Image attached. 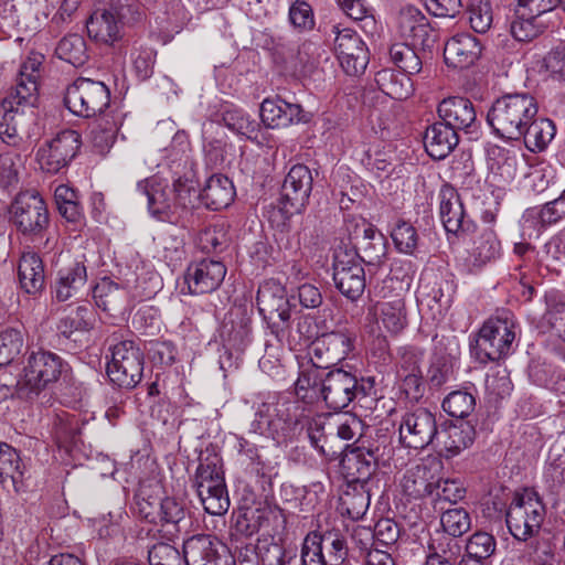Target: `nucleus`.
<instances>
[{"label":"nucleus","mask_w":565,"mask_h":565,"mask_svg":"<svg viewBox=\"0 0 565 565\" xmlns=\"http://www.w3.org/2000/svg\"><path fill=\"white\" fill-rule=\"evenodd\" d=\"M500 249V242L492 231L481 233L475 241L470 250L475 265L482 266L494 259Z\"/></svg>","instance_id":"obj_48"},{"label":"nucleus","mask_w":565,"mask_h":565,"mask_svg":"<svg viewBox=\"0 0 565 565\" xmlns=\"http://www.w3.org/2000/svg\"><path fill=\"white\" fill-rule=\"evenodd\" d=\"M360 426L361 423L356 417L345 415L338 422L331 420V425H328V433L337 435L343 440H351L359 433Z\"/></svg>","instance_id":"obj_62"},{"label":"nucleus","mask_w":565,"mask_h":565,"mask_svg":"<svg viewBox=\"0 0 565 565\" xmlns=\"http://www.w3.org/2000/svg\"><path fill=\"white\" fill-rule=\"evenodd\" d=\"M370 505V493L363 483L349 482L339 498L341 514L352 520L363 518Z\"/></svg>","instance_id":"obj_32"},{"label":"nucleus","mask_w":565,"mask_h":565,"mask_svg":"<svg viewBox=\"0 0 565 565\" xmlns=\"http://www.w3.org/2000/svg\"><path fill=\"white\" fill-rule=\"evenodd\" d=\"M317 546L320 550V557L327 565H342L348 556L345 540L334 532H327L323 535L316 532Z\"/></svg>","instance_id":"obj_36"},{"label":"nucleus","mask_w":565,"mask_h":565,"mask_svg":"<svg viewBox=\"0 0 565 565\" xmlns=\"http://www.w3.org/2000/svg\"><path fill=\"white\" fill-rule=\"evenodd\" d=\"M21 287L28 294L39 292L44 285V267L41 258L32 252L24 253L18 267Z\"/></svg>","instance_id":"obj_34"},{"label":"nucleus","mask_w":565,"mask_h":565,"mask_svg":"<svg viewBox=\"0 0 565 565\" xmlns=\"http://www.w3.org/2000/svg\"><path fill=\"white\" fill-rule=\"evenodd\" d=\"M260 118L269 128H287L294 124L308 122L311 115L299 104L265 99L260 106Z\"/></svg>","instance_id":"obj_22"},{"label":"nucleus","mask_w":565,"mask_h":565,"mask_svg":"<svg viewBox=\"0 0 565 565\" xmlns=\"http://www.w3.org/2000/svg\"><path fill=\"white\" fill-rule=\"evenodd\" d=\"M555 135V126L546 118H533L523 131L524 141L531 151H541L551 142Z\"/></svg>","instance_id":"obj_38"},{"label":"nucleus","mask_w":565,"mask_h":565,"mask_svg":"<svg viewBox=\"0 0 565 565\" xmlns=\"http://www.w3.org/2000/svg\"><path fill=\"white\" fill-rule=\"evenodd\" d=\"M163 503L161 487L158 482L142 483L136 493V507L140 518L149 523H158L160 508Z\"/></svg>","instance_id":"obj_35"},{"label":"nucleus","mask_w":565,"mask_h":565,"mask_svg":"<svg viewBox=\"0 0 565 565\" xmlns=\"http://www.w3.org/2000/svg\"><path fill=\"white\" fill-rule=\"evenodd\" d=\"M186 565H234L226 546L211 535H195L183 544Z\"/></svg>","instance_id":"obj_15"},{"label":"nucleus","mask_w":565,"mask_h":565,"mask_svg":"<svg viewBox=\"0 0 565 565\" xmlns=\"http://www.w3.org/2000/svg\"><path fill=\"white\" fill-rule=\"evenodd\" d=\"M62 360L49 351L32 352L17 382V394L23 399H33L54 384L62 373Z\"/></svg>","instance_id":"obj_5"},{"label":"nucleus","mask_w":565,"mask_h":565,"mask_svg":"<svg viewBox=\"0 0 565 565\" xmlns=\"http://www.w3.org/2000/svg\"><path fill=\"white\" fill-rule=\"evenodd\" d=\"M470 26L478 33L487 32L492 23V10L488 0H470L468 6Z\"/></svg>","instance_id":"obj_53"},{"label":"nucleus","mask_w":565,"mask_h":565,"mask_svg":"<svg viewBox=\"0 0 565 565\" xmlns=\"http://www.w3.org/2000/svg\"><path fill=\"white\" fill-rule=\"evenodd\" d=\"M546 25L539 22V17L522 13L511 23V34L518 41H531L539 36L545 30Z\"/></svg>","instance_id":"obj_49"},{"label":"nucleus","mask_w":565,"mask_h":565,"mask_svg":"<svg viewBox=\"0 0 565 565\" xmlns=\"http://www.w3.org/2000/svg\"><path fill=\"white\" fill-rule=\"evenodd\" d=\"M171 190L175 206L183 209L193 205L194 199L199 198L198 182L192 174L178 178Z\"/></svg>","instance_id":"obj_54"},{"label":"nucleus","mask_w":565,"mask_h":565,"mask_svg":"<svg viewBox=\"0 0 565 565\" xmlns=\"http://www.w3.org/2000/svg\"><path fill=\"white\" fill-rule=\"evenodd\" d=\"M476 406V399L472 394L466 391H454L448 394L444 402V411L456 418H465L469 416Z\"/></svg>","instance_id":"obj_50"},{"label":"nucleus","mask_w":565,"mask_h":565,"mask_svg":"<svg viewBox=\"0 0 565 565\" xmlns=\"http://www.w3.org/2000/svg\"><path fill=\"white\" fill-rule=\"evenodd\" d=\"M438 435L435 415L427 408H416L406 413L399 425V440L413 449L427 447Z\"/></svg>","instance_id":"obj_11"},{"label":"nucleus","mask_w":565,"mask_h":565,"mask_svg":"<svg viewBox=\"0 0 565 565\" xmlns=\"http://www.w3.org/2000/svg\"><path fill=\"white\" fill-rule=\"evenodd\" d=\"M235 190L232 181L222 174L212 175L199 199L205 204L207 209L218 211L227 207L234 200Z\"/></svg>","instance_id":"obj_29"},{"label":"nucleus","mask_w":565,"mask_h":565,"mask_svg":"<svg viewBox=\"0 0 565 565\" xmlns=\"http://www.w3.org/2000/svg\"><path fill=\"white\" fill-rule=\"evenodd\" d=\"M228 244V231L224 223L205 227L198 237V246L204 253H221Z\"/></svg>","instance_id":"obj_46"},{"label":"nucleus","mask_w":565,"mask_h":565,"mask_svg":"<svg viewBox=\"0 0 565 565\" xmlns=\"http://www.w3.org/2000/svg\"><path fill=\"white\" fill-rule=\"evenodd\" d=\"M458 145V135L444 122H435L426 129L424 146L433 159L446 158Z\"/></svg>","instance_id":"obj_27"},{"label":"nucleus","mask_w":565,"mask_h":565,"mask_svg":"<svg viewBox=\"0 0 565 565\" xmlns=\"http://www.w3.org/2000/svg\"><path fill=\"white\" fill-rule=\"evenodd\" d=\"M373 536L377 544L393 545L399 537V527L393 520L382 519L376 522Z\"/></svg>","instance_id":"obj_63"},{"label":"nucleus","mask_w":565,"mask_h":565,"mask_svg":"<svg viewBox=\"0 0 565 565\" xmlns=\"http://www.w3.org/2000/svg\"><path fill=\"white\" fill-rule=\"evenodd\" d=\"M438 114L444 124L454 130H468L477 119L473 104L460 96L445 98L438 106Z\"/></svg>","instance_id":"obj_25"},{"label":"nucleus","mask_w":565,"mask_h":565,"mask_svg":"<svg viewBox=\"0 0 565 565\" xmlns=\"http://www.w3.org/2000/svg\"><path fill=\"white\" fill-rule=\"evenodd\" d=\"M270 511L266 507H244L237 512L234 527L244 536H252L268 523Z\"/></svg>","instance_id":"obj_37"},{"label":"nucleus","mask_w":565,"mask_h":565,"mask_svg":"<svg viewBox=\"0 0 565 565\" xmlns=\"http://www.w3.org/2000/svg\"><path fill=\"white\" fill-rule=\"evenodd\" d=\"M376 83L380 89L393 99L403 100L413 92L411 78L396 74L391 70H383L376 74Z\"/></svg>","instance_id":"obj_40"},{"label":"nucleus","mask_w":565,"mask_h":565,"mask_svg":"<svg viewBox=\"0 0 565 565\" xmlns=\"http://www.w3.org/2000/svg\"><path fill=\"white\" fill-rule=\"evenodd\" d=\"M23 347V337L19 330L7 329L0 333V365L10 364Z\"/></svg>","instance_id":"obj_56"},{"label":"nucleus","mask_w":565,"mask_h":565,"mask_svg":"<svg viewBox=\"0 0 565 565\" xmlns=\"http://www.w3.org/2000/svg\"><path fill=\"white\" fill-rule=\"evenodd\" d=\"M87 33L97 43L114 45L122 38L124 23L116 9L96 10L86 24Z\"/></svg>","instance_id":"obj_23"},{"label":"nucleus","mask_w":565,"mask_h":565,"mask_svg":"<svg viewBox=\"0 0 565 565\" xmlns=\"http://www.w3.org/2000/svg\"><path fill=\"white\" fill-rule=\"evenodd\" d=\"M440 523L446 533L459 537L470 530L471 520L463 508H455L445 511L440 516Z\"/></svg>","instance_id":"obj_52"},{"label":"nucleus","mask_w":565,"mask_h":565,"mask_svg":"<svg viewBox=\"0 0 565 565\" xmlns=\"http://www.w3.org/2000/svg\"><path fill=\"white\" fill-rule=\"evenodd\" d=\"M360 249L361 259L365 264L380 266L384 262L386 245L381 235H377L375 239H362Z\"/></svg>","instance_id":"obj_59"},{"label":"nucleus","mask_w":565,"mask_h":565,"mask_svg":"<svg viewBox=\"0 0 565 565\" xmlns=\"http://www.w3.org/2000/svg\"><path fill=\"white\" fill-rule=\"evenodd\" d=\"M333 29L337 33L334 51L344 72L351 76L363 73L369 63V52L362 39L350 29Z\"/></svg>","instance_id":"obj_17"},{"label":"nucleus","mask_w":565,"mask_h":565,"mask_svg":"<svg viewBox=\"0 0 565 565\" xmlns=\"http://www.w3.org/2000/svg\"><path fill=\"white\" fill-rule=\"evenodd\" d=\"M375 313L384 328L394 334L401 332L407 323L405 301L401 294L385 295L376 302Z\"/></svg>","instance_id":"obj_28"},{"label":"nucleus","mask_w":565,"mask_h":565,"mask_svg":"<svg viewBox=\"0 0 565 565\" xmlns=\"http://www.w3.org/2000/svg\"><path fill=\"white\" fill-rule=\"evenodd\" d=\"M495 539L487 532H476L467 541L465 556L487 561L495 552Z\"/></svg>","instance_id":"obj_51"},{"label":"nucleus","mask_w":565,"mask_h":565,"mask_svg":"<svg viewBox=\"0 0 565 565\" xmlns=\"http://www.w3.org/2000/svg\"><path fill=\"white\" fill-rule=\"evenodd\" d=\"M333 280L348 299L356 300L365 289V273L359 260L348 253L338 254L333 265Z\"/></svg>","instance_id":"obj_19"},{"label":"nucleus","mask_w":565,"mask_h":565,"mask_svg":"<svg viewBox=\"0 0 565 565\" xmlns=\"http://www.w3.org/2000/svg\"><path fill=\"white\" fill-rule=\"evenodd\" d=\"M44 55L31 53L21 64L15 85L0 106V137L10 145H19L30 136L34 124V106L39 99Z\"/></svg>","instance_id":"obj_1"},{"label":"nucleus","mask_w":565,"mask_h":565,"mask_svg":"<svg viewBox=\"0 0 565 565\" xmlns=\"http://www.w3.org/2000/svg\"><path fill=\"white\" fill-rule=\"evenodd\" d=\"M195 486L204 510L212 515H223L230 508V497L224 479L222 459L215 454L200 457Z\"/></svg>","instance_id":"obj_4"},{"label":"nucleus","mask_w":565,"mask_h":565,"mask_svg":"<svg viewBox=\"0 0 565 565\" xmlns=\"http://www.w3.org/2000/svg\"><path fill=\"white\" fill-rule=\"evenodd\" d=\"M544 512V505L533 490L515 493L507 512L510 533L516 540L526 541L540 530Z\"/></svg>","instance_id":"obj_6"},{"label":"nucleus","mask_w":565,"mask_h":565,"mask_svg":"<svg viewBox=\"0 0 565 565\" xmlns=\"http://www.w3.org/2000/svg\"><path fill=\"white\" fill-rule=\"evenodd\" d=\"M390 57L407 75H416L423 68L422 57L408 43L393 44L390 49Z\"/></svg>","instance_id":"obj_44"},{"label":"nucleus","mask_w":565,"mask_h":565,"mask_svg":"<svg viewBox=\"0 0 565 565\" xmlns=\"http://www.w3.org/2000/svg\"><path fill=\"white\" fill-rule=\"evenodd\" d=\"M399 35L409 41L413 46L419 45L423 49H430L436 42L428 19L414 6H405L401 9L397 18Z\"/></svg>","instance_id":"obj_20"},{"label":"nucleus","mask_w":565,"mask_h":565,"mask_svg":"<svg viewBox=\"0 0 565 565\" xmlns=\"http://www.w3.org/2000/svg\"><path fill=\"white\" fill-rule=\"evenodd\" d=\"M86 278V267L82 263H75L65 271H61L56 285V298L60 301H66L84 287Z\"/></svg>","instance_id":"obj_42"},{"label":"nucleus","mask_w":565,"mask_h":565,"mask_svg":"<svg viewBox=\"0 0 565 565\" xmlns=\"http://www.w3.org/2000/svg\"><path fill=\"white\" fill-rule=\"evenodd\" d=\"M109 102L110 93L104 83L84 77L75 79L64 95L66 108L74 115L85 118L102 114Z\"/></svg>","instance_id":"obj_7"},{"label":"nucleus","mask_w":565,"mask_h":565,"mask_svg":"<svg viewBox=\"0 0 565 565\" xmlns=\"http://www.w3.org/2000/svg\"><path fill=\"white\" fill-rule=\"evenodd\" d=\"M106 373L119 387L134 388L139 384L143 373V354L135 342L126 340L115 344Z\"/></svg>","instance_id":"obj_8"},{"label":"nucleus","mask_w":565,"mask_h":565,"mask_svg":"<svg viewBox=\"0 0 565 565\" xmlns=\"http://www.w3.org/2000/svg\"><path fill=\"white\" fill-rule=\"evenodd\" d=\"M256 300L260 315L269 324L279 328L289 322L291 306L285 287L279 282H264L258 289Z\"/></svg>","instance_id":"obj_16"},{"label":"nucleus","mask_w":565,"mask_h":565,"mask_svg":"<svg viewBox=\"0 0 565 565\" xmlns=\"http://www.w3.org/2000/svg\"><path fill=\"white\" fill-rule=\"evenodd\" d=\"M312 174L305 164H295L285 177L280 204L285 213H299L308 203L312 190Z\"/></svg>","instance_id":"obj_14"},{"label":"nucleus","mask_w":565,"mask_h":565,"mask_svg":"<svg viewBox=\"0 0 565 565\" xmlns=\"http://www.w3.org/2000/svg\"><path fill=\"white\" fill-rule=\"evenodd\" d=\"M386 446L354 447L344 454L341 466L351 483H365L375 471L377 465L385 460Z\"/></svg>","instance_id":"obj_18"},{"label":"nucleus","mask_w":565,"mask_h":565,"mask_svg":"<svg viewBox=\"0 0 565 565\" xmlns=\"http://www.w3.org/2000/svg\"><path fill=\"white\" fill-rule=\"evenodd\" d=\"M23 471L24 466L17 450L7 444H0V482L2 486L19 492Z\"/></svg>","instance_id":"obj_33"},{"label":"nucleus","mask_w":565,"mask_h":565,"mask_svg":"<svg viewBox=\"0 0 565 565\" xmlns=\"http://www.w3.org/2000/svg\"><path fill=\"white\" fill-rule=\"evenodd\" d=\"M15 226L29 235H39L49 225V213L43 199L35 192L20 193L12 204Z\"/></svg>","instance_id":"obj_10"},{"label":"nucleus","mask_w":565,"mask_h":565,"mask_svg":"<svg viewBox=\"0 0 565 565\" xmlns=\"http://www.w3.org/2000/svg\"><path fill=\"white\" fill-rule=\"evenodd\" d=\"M475 438V429L468 423L451 424L437 435V441L443 447L447 458L457 456L468 448Z\"/></svg>","instance_id":"obj_30"},{"label":"nucleus","mask_w":565,"mask_h":565,"mask_svg":"<svg viewBox=\"0 0 565 565\" xmlns=\"http://www.w3.org/2000/svg\"><path fill=\"white\" fill-rule=\"evenodd\" d=\"M328 425H331L329 419H313L308 426V437L315 448L326 457L332 458L338 451L332 447L334 435H329Z\"/></svg>","instance_id":"obj_47"},{"label":"nucleus","mask_w":565,"mask_h":565,"mask_svg":"<svg viewBox=\"0 0 565 565\" xmlns=\"http://www.w3.org/2000/svg\"><path fill=\"white\" fill-rule=\"evenodd\" d=\"M440 217L447 232L457 233L463 222L465 211L459 194L452 186L445 185L439 192Z\"/></svg>","instance_id":"obj_31"},{"label":"nucleus","mask_w":565,"mask_h":565,"mask_svg":"<svg viewBox=\"0 0 565 565\" xmlns=\"http://www.w3.org/2000/svg\"><path fill=\"white\" fill-rule=\"evenodd\" d=\"M61 60L75 67L84 65L88 60L86 41L78 34H68L57 44L55 50Z\"/></svg>","instance_id":"obj_43"},{"label":"nucleus","mask_w":565,"mask_h":565,"mask_svg":"<svg viewBox=\"0 0 565 565\" xmlns=\"http://www.w3.org/2000/svg\"><path fill=\"white\" fill-rule=\"evenodd\" d=\"M150 565H181L183 557L180 552L167 543H158L148 553Z\"/></svg>","instance_id":"obj_58"},{"label":"nucleus","mask_w":565,"mask_h":565,"mask_svg":"<svg viewBox=\"0 0 565 565\" xmlns=\"http://www.w3.org/2000/svg\"><path fill=\"white\" fill-rule=\"evenodd\" d=\"M544 66L554 78L565 81V46L555 47L547 53L544 57Z\"/></svg>","instance_id":"obj_64"},{"label":"nucleus","mask_w":565,"mask_h":565,"mask_svg":"<svg viewBox=\"0 0 565 565\" xmlns=\"http://www.w3.org/2000/svg\"><path fill=\"white\" fill-rule=\"evenodd\" d=\"M137 190L147 198L148 209L154 216L163 218L175 207L172 190L158 178L152 177L140 181Z\"/></svg>","instance_id":"obj_26"},{"label":"nucleus","mask_w":565,"mask_h":565,"mask_svg":"<svg viewBox=\"0 0 565 565\" xmlns=\"http://www.w3.org/2000/svg\"><path fill=\"white\" fill-rule=\"evenodd\" d=\"M403 492L413 499L431 495L435 482L429 480V471L425 467H415L408 470L402 480Z\"/></svg>","instance_id":"obj_39"},{"label":"nucleus","mask_w":565,"mask_h":565,"mask_svg":"<svg viewBox=\"0 0 565 565\" xmlns=\"http://www.w3.org/2000/svg\"><path fill=\"white\" fill-rule=\"evenodd\" d=\"M514 338L515 333L511 321L491 318L479 330L476 353L482 362L500 360L509 352Z\"/></svg>","instance_id":"obj_9"},{"label":"nucleus","mask_w":565,"mask_h":565,"mask_svg":"<svg viewBox=\"0 0 565 565\" xmlns=\"http://www.w3.org/2000/svg\"><path fill=\"white\" fill-rule=\"evenodd\" d=\"M437 489V498L439 501L457 503L466 495V488L456 479L438 480L435 483Z\"/></svg>","instance_id":"obj_61"},{"label":"nucleus","mask_w":565,"mask_h":565,"mask_svg":"<svg viewBox=\"0 0 565 565\" xmlns=\"http://www.w3.org/2000/svg\"><path fill=\"white\" fill-rule=\"evenodd\" d=\"M96 305L105 311L119 307L125 298V291L109 278L100 279L93 289Z\"/></svg>","instance_id":"obj_45"},{"label":"nucleus","mask_w":565,"mask_h":565,"mask_svg":"<svg viewBox=\"0 0 565 565\" xmlns=\"http://www.w3.org/2000/svg\"><path fill=\"white\" fill-rule=\"evenodd\" d=\"M224 124L233 131L247 136L248 138L256 131L258 124L256 120L249 119L239 109H228L223 114Z\"/></svg>","instance_id":"obj_57"},{"label":"nucleus","mask_w":565,"mask_h":565,"mask_svg":"<svg viewBox=\"0 0 565 565\" xmlns=\"http://www.w3.org/2000/svg\"><path fill=\"white\" fill-rule=\"evenodd\" d=\"M352 350L351 338L343 332H330L317 338L309 352L310 363L303 367H315L319 372L337 365Z\"/></svg>","instance_id":"obj_12"},{"label":"nucleus","mask_w":565,"mask_h":565,"mask_svg":"<svg viewBox=\"0 0 565 565\" xmlns=\"http://www.w3.org/2000/svg\"><path fill=\"white\" fill-rule=\"evenodd\" d=\"M158 523H161V526L170 536L180 533L188 524L183 505L173 498L163 499Z\"/></svg>","instance_id":"obj_41"},{"label":"nucleus","mask_w":565,"mask_h":565,"mask_svg":"<svg viewBox=\"0 0 565 565\" xmlns=\"http://www.w3.org/2000/svg\"><path fill=\"white\" fill-rule=\"evenodd\" d=\"M20 166L21 160L18 154L11 152L0 154V185L2 188L18 182Z\"/></svg>","instance_id":"obj_60"},{"label":"nucleus","mask_w":565,"mask_h":565,"mask_svg":"<svg viewBox=\"0 0 565 565\" xmlns=\"http://www.w3.org/2000/svg\"><path fill=\"white\" fill-rule=\"evenodd\" d=\"M79 149V135L75 130H64L36 152L40 168L49 173H57L76 156Z\"/></svg>","instance_id":"obj_13"},{"label":"nucleus","mask_w":565,"mask_h":565,"mask_svg":"<svg viewBox=\"0 0 565 565\" xmlns=\"http://www.w3.org/2000/svg\"><path fill=\"white\" fill-rule=\"evenodd\" d=\"M391 236L395 247L401 253L413 254L417 248L418 234L416 228L408 222L398 221Z\"/></svg>","instance_id":"obj_55"},{"label":"nucleus","mask_w":565,"mask_h":565,"mask_svg":"<svg viewBox=\"0 0 565 565\" xmlns=\"http://www.w3.org/2000/svg\"><path fill=\"white\" fill-rule=\"evenodd\" d=\"M362 391L356 376L343 369L319 372L315 367H303L295 383V392L300 399L306 403L321 399L334 412L348 407Z\"/></svg>","instance_id":"obj_2"},{"label":"nucleus","mask_w":565,"mask_h":565,"mask_svg":"<svg viewBox=\"0 0 565 565\" xmlns=\"http://www.w3.org/2000/svg\"><path fill=\"white\" fill-rule=\"evenodd\" d=\"M226 275L223 263L212 259H203L191 264L185 274V281L193 295H202L216 290Z\"/></svg>","instance_id":"obj_21"},{"label":"nucleus","mask_w":565,"mask_h":565,"mask_svg":"<svg viewBox=\"0 0 565 565\" xmlns=\"http://www.w3.org/2000/svg\"><path fill=\"white\" fill-rule=\"evenodd\" d=\"M481 54L479 41L461 33L452 36L445 45L444 57L448 66L465 70L475 64Z\"/></svg>","instance_id":"obj_24"},{"label":"nucleus","mask_w":565,"mask_h":565,"mask_svg":"<svg viewBox=\"0 0 565 565\" xmlns=\"http://www.w3.org/2000/svg\"><path fill=\"white\" fill-rule=\"evenodd\" d=\"M537 105L529 94H507L498 98L487 115V121L501 138L519 140L525 126L535 118Z\"/></svg>","instance_id":"obj_3"}]
</instances>
